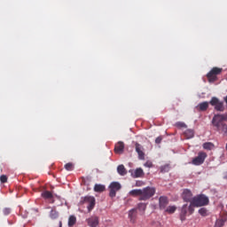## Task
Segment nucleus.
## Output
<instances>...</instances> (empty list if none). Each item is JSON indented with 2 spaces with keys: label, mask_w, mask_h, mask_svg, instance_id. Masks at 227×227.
I'll list each match as a JSON object with an SVG mask.
<instances>
[{
  "label": "nucleus",
  "mask_w": 227,
  "mask_h": 227,
  "mask_svg": "<svg viewBox=\"0 0 227 227\" xmlns=\"http://www.w3.org/2000/svg\"><path fill=\"white\" fill-rule=\"evenodd\" d=\"M191 203L193 206V207H207V205L210 203V200H208V197H207L205 194H200L193 197Z\"/></svg>",
  "instance_id": "obj_1"
},
{
  "label": "nucleus",
  "mask_w": 227,
  "mask_h": 227,
  "mask_svg": "<svg viewBox=\"0 0 227 227\" xmlns=\"http://www.w3.org/2000/svg\"><path fill=\"white\" fill-rule=\"evenodd\" d=\"M194 214V206L191 202L190 205L184 204L180 208V219L184 223L185 221L187 215H192Z\"/></svg>",
  "instance_id": "obj_2"
},
{
  "label": "nucleus",
  "mask_w": 227,
  "mask_h": 227,
  "mask_svg": "<svg viewBox=\"0 0 227 227\" xmlns=\"http://www.w3.org/2000/svg\"><path fill=\"white\" fill-rule=\"evenodd\" d=\"M155 188L147 186L143 188L141 191V196L138 198L139 201H147L150 198H153L155 196Z\"/></svg>",
  "instance_id": "obj_3"
},
{
  "label": "nucleus",
  "mask_w": 227,
  "mask_h": 227,
  "mask_svg": "<svg viewBox=\"0 0 227 227\" xmlns=\"http://www.w3.org/2000/svg\"><path fill=\"white\" fill-rule=\"evenodd\" d=\"M82 205H86L88 212H91L95 208L96 200L93 196H85L82 198Z\"/></svg>",
  "instance_id": "obj_4"
},
{
  "label": "nucleus",
  "mask_w": 227,
  "mask_h": 227,
  "mask_svg": "<svg viewBox=\"0 0 227 227\" xmlns=\"http://www.w3.org/2000/svg\"><path fill=\"white\" fill-rule=\"evenodd\" d=\"M221 74H223V68L213 67L207 74L208 82H215L217 81V75H221Z\"/></svg>",
  "instance_id": "obj_5"
},
{
  "label": "nucleus",
  "mask_w": 227,
  "mask_h": 227,
  "mask_svg": "<svg viewBox=\"0 0 227 227\" xmlns=\"http://www.w3.org/2000/svg\"><path fill=\"white\" fill-rule=\"evenodd\" d=\"M210 106L215 107V111L224 113V102L219 100V98L213 97L209 101Z\"/></svg>",
  "instance_id": "obj_6"
},
{
  "label": "nucleus",
  "mask_w": 227,
  "mask_h": 227,
  "mask_svg": "<svg viewBox=\"0 0 227 227\" xmlns=\"http://www.w3.org/2000/svg\"><path fill=\"white\" fill-rule=\"evenodd\" d=\"M108 189L110 198H116V193L121 189V184L118 182H112Z\"/></svg>",
  "instance_id": "obj_7"
},
{
  "label": "nucleus",
  "mask_w": 227,
  "mask_h": 227,
  "mask_svg": "<svg viewBox=\"0 0 227 227\" xmlns=\"http://www.w3.org/2000/svg\"><path fill=\"white\" fill-rule=\"evenodd\" d=\"M207 153L200 152L198 156L192 159V164H193V166H201V164L205 162V159H207Z\"/></svg>",
  "instance_id": "obj_8"
},
{
  "label": "nucleus",
  "mask_w": 227,
  "mask_h": 227,
  "mask_svg": "<svg viewBox=\"0 0 227 227\" xmlns=\"http://www.w3.org/2000/svg\"><path fill=\"white\" fill-rule=\"evenodd\" d=\"M211 123H212L213 127H215V129L217 130L220 127L224 125L225 122L221 114H215L212 119Z\"/></svg>",
  "instance_id": "obj_9"
},
{
  "label": "nucleus",
  "mask_w": 227,
  "mask_h": 227,
  "mask_svg": "<svg viewBox=\"0 0 227 227\" xmlns=\"http://www.w3.org/2000/svg\"><path fill=\"white\" fill-rule=\"evenodd\" d=\"M135 148H136V152L138 155V159L140 160H145V148L143 147V145H141V144L139 143H136L135 144Z\"/></svg>",
  "instance_id": "obj_10"
},
{
  "label": "nucleus",
  "mask_w": 227,
  "mask_h": 227,
  "mask_svg": "<svg viewBox=\"0 0 227 227\" xmlns=\"http://www.w3.org/2000/svg\"><path fill=\"white\" fill-rule=\"evenodd\" d=\"M169 205V200L166 196H160L159 199L160 210H166V207Z\"/></svg>",
  "instance_id": "obj_11"
},
{
  "label": "nucleus",
  "mask_w": 227,
  "mask_h": 227,
  "mask_svg": "<svg viewBox=\"0 0 227 227\" xmlns=\"http://www.w3.org/2000/svg\"><path fill=\"white\" fill-rule=\"evenodd\" d=\"M183 200L186 203H191V201H192V192H191L190 190H187V189L184 190L183 192Z\"/></svg>",
  "instance_id": "obj_12"
},
{
  "label": "nucleus",
  "mask_w": 227,
  "mask_h": 227,
  "mask_svg": "<svg viewBox=\"0 0 227 227\" xmlns=\"http://www.w3.org/2000/svg\"><path fill=\"white\" fill-rule=\"evenodd\" d=\"M87 223L90 227H98V216H90L87 220Z\"/></svg>",
  "instance_id": "obj_13"
},
{
  "label": "nucleus",
  "mask_w": 227,
  "mask_h": 227,
  "mask_svg": "<svg viewBox=\"0 0 227 227\" xmlns=\"http://www.w3.org/2000/svg\"><path fill=\"white\" fill-rule=\"evenodd\" d=\"M136 217H137V210L136 208L129 210V218L130 223H136Z\"/></svg>",
  "instance_id": "obj_14"
},
{
  "label": "nucleus",
  "mask_w": 227,
  "mask_h": 227,
  "mask_svg": "<svg viewBox=\"0 0 227 227\" xmlns=\"http://www.w3.org/2000/svg\"><path fill=\"white\" fill-rule=\"evenodd\" d=\"M125 149V144L123 142H119L115 145L114 152L115 153H122Z\"/></svg>",
  "instance_id": "obj_15"
},
{
  "label": "nucleus",
  "mask_w": 227,
  "mask_h": 227,
  "mask_svg": "<svg viewBox=\"0 0 227 227\" xmlns=\"http://www.w3.org/2000/svg\"><path fill=\"white\" fill-rule=\"evenodd\" d=\"M227 221V216H222L219 219H216L215 223V227H223L224 226V223H226Z\"/></svg>",
  "instance_id": "obj_16"
},
{
  "label": "nucleus",
  "mask_w": 227,
  "mask_h": 227,
  "mask_svg": "<svg viewBox=\"0 0 227 227\" xmlns=\"http://www.w3.org/2000/svg\"><path fill=\"white\" fill-rule=\"evenodd\" d=\"M144 175H145V172L143 171V168H139L134 171L133 177L141 178V176H143Z\"/></svg>",
  "instance_id": "obj_17"
},
{
  "label": "nucleus",
  "mask_w": 227,
  "mask_h": 227,
  "mask_svg": "<svg viewBox=\"0 0 227 227\" xmlns=\"http://www.w3.org/2000/svg\"><path fill=\"white\" fill-rule=\"evenodd\" d=\"M77 223V217H75V215H71L68 218V226L69 227H73V226H75V223Z\"/></svg>",
  "instance_id": "obj_18"
},
{
  "label": "nucleus",
  "mask_w": 227,
  "mask_h": 227,
  "mask_svg": "<svg viewBox=\"0 0 227 227\" xmlns=\"http://www.w3.org/2000/svg\"><path fill=\"white\" fill-rule=\"evenodd\" d=\"M117 173H119V175H121V176H125V175H127V169L125 168V166L119 165L117 167Z\"/></svg>",
  "instance_id": "obj_19"
},
{
  "label": "nucleus",
  "mask_w": 227,
  "mask_h": 227,
  "mask_svg": "<svg viewBox=\"0 0 227 227\" xmlns=\"http://www.w3.org/2000/svg\"><path fill=\"white\" fill-rule=\"evenodd\" d=\"M199 111H207L208 109V102L205 101L198 105Z\"/></svg>",
  "instance_id": "obj_20"
},
{
  "label": "nucleus",
  "mask_w": 227,
  "mask_h": 227,
  "mask_svg": "<svg viewBox=\"0 0 227 227\" xmlns=\"http://www.w3.org/2000/svg\"><path fill=\"white\" fill-rule=\"evenodd\" d=\"M216 130L220 134H223V136H227V124L226 123L223 124L222 127L218 128Z\"/></svg>",
  "instance_id": "obj_21"
},
{
  "label": "nucleus",
  "mask_w": 227,
  "mask_h": 227,
  "mask_svg": "<svg viewBox=\"0 0 227 227\" xmlns=\"http://www.w3.org/2000/svg\"><path fill=\"white\" fill-rule=\"evenodd\" d=\"M184 136L186 139H192L194 137V130L193 129H186L184 131Z\"/></svg>",
  "instance_id": "obj_22"
},
{
  "label": "nucleus",
  "mask_w": 227,
  "mask_h": 227,
  "mask_svg": "<svg viewBox=\"0 0 227 227\" xmlns=\"http://www.w3.org/2000/svg\"><path fill=\"white\" fill-rule=\"evenodd\" d=\"M94 191L95 192H104L106 186L104 184H95Z\"/></svg>",
  "instance_id": "obj_23"
},
{
  "label": "nucleus",
  "mask_w": 227,
  "mask_h": 227,
  "mask_svg": "<svg viewBox=\"0 0 227 227\" xmlns=\"http://www.w3.org/2000/svg\"><path fill=\"white\" fill-rule=\"evenodd\" d=\"M141 191H142V189L131 190L129 192V196H133V197L139 196V198H141Z\"/></svg>",
  "instance_id": "obj_24"
},
{
  "label": "nucleus",
  "mask_w": 227,
  "mask_h": 227,
  "mask_svg": "<svg viewBox=\"0 0 227 227\" xmlns=\"http://www.w3.org/2000/svg\"><path fill=\"white\" fill-rule=\"evenodd\" d=\"M42 197L44 198V200H52V192L49 191H45L42 193Z\"/></svg>",
  "instance_id": "obj_25"
},
{
  "label": "nucleus",
  "mask_w": 227,
  "mask_h": 227,
  "mask_svg": "<svg viewBox=\"0 0 227 227\" xmlns=\"http://www.w3.org/2000/svg\"><path fill=\"white\" fill-rule=\"evenodd\" d=\"M199 214L202 217H207L208 215V209H207V207H201L200 209H199Z\"/></svg>",
  "instance_id": "obj_26"
},
{
  "label": "nucleus",
  "mask_w": 227,
  "mask_h": 227,
  "mask_svg": "<svg viewBox=\"0 0 227 227\" xmlns=\"http://www.w3.org/2000/svg\"><path fill=\"white\" fill-rule=\"evenodd\" d=\"M165 212H167L168 214H175V212H176V207L168 206L167 208H165Z\"/></svg>",
  "instance_id": "obj_27"
},
{
  "label": "nucleus",
  "mask_w": 227,
  "mask_h": 227,
  "mask_svg": "<svg viewBox=\"0 0 227 227\" xmlns=\"http://www.w3.org/2000/svg\"><path fill=\"white\" fill-rule=\"evenodd\" d=\"M160 173H168L169 169H171V167L169 164H165L160 168Z\"/></svg>",
  "instance_id": "obj_28"
},
{
  "label": "nucleus",
  "mask_w": 227,
  "mask_h": 227,
  "mask_svg": "<svg viewBox=\"0 0 227 227\" xmlns=\"http://www.w3.org/2000/svg\"><path fill=\"white\" fill-rule=\"evenodd\" d=\"M203 148L204 150H212V148H214V145L212 142H206L203 144Z\"/></svg>",
  "instance_id": "obj_29"
},
{
  "label": "nucleus",
  "mask_w": 227,
  "mask_h": 227,
  "mask_svg": "<svg viewBox=\"0 0 227 227\" xmlns=\"http://www.w3.org/2000/svg\"><path fill=\"white\" fill-rule=\"evenodd\" d=\"M138 210L145 212L146 210V203L140 202L137 204Z\"/></svg>",
  "instance_id": "obj_30"
},
{
  "label": "nucleus",
  "mask_w": 227,
  "mask_h": 227,
  "mask_svg": "<svg viewBox=\"0 0 227 227\" xmlns=\"http://www.w3.org/2000/svg\"><path fill=\"white\" fill-rule=\"evenodd\" d=\"M59 215V214L58 213V211H56L54 209H52L51 211L50 216L51 219H58Z\"/></svg>",
  "instance_id": "obj_31"
},
{
  "label": "nucleus",
  "mask_w": 227,
  "mask_h": 227,
  "mask_svg": "<svg viewBox=\"0 0 227 227\" xmlns=\"http://www.w3.org/2000/svg\"><path fill=\"white\" fill-rule=\"evenodd\" d=\"M176 127H177L178 129H187V124L182 121H178L176 123Z\"/></svg>",
  "instance_id": "obj_32"
},
{
  "label": "nucleus",
  "mask_w": 227,
  "mask_h": 227,
  "mask_svg": "<svg viewBox=\"0 0 227 227\" xmlns=\"http://www.w3.org/2000/svg\"><path fill=\"white\" fill-rule=\"evenodd\" d=\"M65 169H67V171H73L74 170V164L73 163H67L65 165Z\"/></svg>",
  "instance_id": "obj_33"
},
{
  "label": "nucleus",
  "mask_w": 227,
  "mask_h": 227,
  "mask_svg": "<svg viewBox=\"0 0 227 227\" xmlns=\"http://www.w3.org/2000/svg\"><path fill=\"white\" fill-rule=\"evenodd\" d=\"M3 214H4V215H10V214H12V208L4 207L3 209Z\"/></svg>",
  "instance_id": "obj_34"
},
{
  "label": "nucleus",
  "mask_w": 227,
  "mask_h": 227,
  "mask_svg": "<svg viewBox=\"0 0 227 227\" xmlns=\"http://www.w3.org/2000/svg\"><path fill=\"white\" fill-rule=\"evenodd\" d=\"M0 181L2 184H6L8 182V177L5 175L0 176Z\"/></svg>",
  "instance_id": "obj_35"
},
{
  "label": "nucleus",
  "mask_w": 227,
  "mask_h": 227,
  "mask_svg": "<svg viewBox=\"0 0 227 227\" xmlns=\"http://www.w3.org/2000/svg\"><path fill=\"white\" fill-rule=\"evenodd\" d=\"M155 143H156V145H160V143H162V137H158L155 139Z\"/></svg>",
  "instance_id": "obj_36"
},
{
  "label": "nucleus",
  "mask_w": 227,
  "mask_h": 227,
  "mask_svg": "<svg viewBox=\"0 0 227 227\" xmlns=\"http://www.w3.org/2000/svg\"><path fill=\"white\" fill-rule=\"evenodd\" d=\"M145 168H153V163H152V161H146L145 163Z\"/></svg>",
  "instance_id": "obj_37"
},
{
  "label": "nucleus",
  "mask_w": 227,
  "mask_h": 227,
  "mask_svg": "<svg viewBox=\"0 0 227 227\" xmlns=\"http://www.w3.org/2000/svg\"><path fill=\"white\" fill-rule=\"evenodd\" d=\"M223 120V121H227V113L220 114Z\"/></svg>",
  "instance_id": "obj_38"
},
{
  "label": "nucleus",
  "mask_w": 227,
  "mask_h": 227,
  "mask_svg": "<svg viewBox=\"0 0 227 227\" xmlns=\"http://www.w3.org/2000/svg\"><path fill=\"white\" fill-rule=\"evenodd\" d=\"M59 227H63V223L59 222Z\"/></svg>",
  "instance_id": "obj_39"
}]
</instances>
